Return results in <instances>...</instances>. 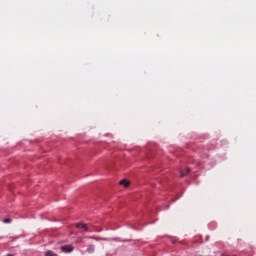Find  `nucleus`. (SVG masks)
Returning a JSON list of instances; mask_svg holds the SVG:
<instances>
[{"label":"nucleus","mask_w":256,"mask_h":256,"mask_svg":"<svg viewBox=\"0 0 256 256\" xmlns=\"http://www.w3.org/2000/svg\"><path fill=\"white\" fill-rule=\"evenodd\" d=\"M73 246L72 245H64L61 247V251L63 253H71L73 251Z\"/></svg>","instance_id":"f03ea898"},{"label":"nucleus","mask_w":256,"mask_h":256,"mask_svg":"<svg viewBox=\"0 0 256 256\" xmlns=\"http://www.w3.org/2000/svg\"><path fill=\"white\" fill-rule=\"evenodd\" d=\"M90 239H95V241H105V238L90 237Z\"/></svg>","instance_id":"0eeeda50"},{"label":"nucleus","mask_w":256,"mask_h":256,"mask_svg":"<svg viewBox=\"0 0 256 256\" xmlns=\"http://www.w3.org/2000/svg\"><path fill=\"white\" fill-rule=\"evenodd\" d=\"M7 256H13V255H11V254H8Z\"/></svg>","instance_id":"1a4fd4ad"},{"label":"nucleus","mask_w":256,"mask_h":256,"mask_svg":"<svg viewBox=\"0 0 256 256\" xmlns=\"http://www.w3.org/2000/svg\"><path fill=\"white\" fill-rule=\"evenodd\" d=\"M120 185H123L124 187H127L128 185H129V181H127V180H121L120 181Z\"/></svg>","instance_id":"423d86ee"},{"label":"nucleus","mask_w":256,"mask_h":256,"mask_svg":"<svg viewBox=\"0 0 256 256\" xmlns=\"http://www.w3.org/2000/svg\"><path fill=\"white\" fill-rule=\"evenodd\" d=\"M45 256H57V254L54 253V252L51 251V250H48V251H46Z\"/></svg>","instance_id":"39448f33"},{"label":"nucleus","mask_w":256,"mask_h":256,"mask_svg":"<svg viewBox=\"0 0 256 256\" xmlns=\"http://www.w3.org/2000/svg\"><path fill=\"white\" fill-rule=\"evenodd\" d=\"M76 229H82L83 231H86V232H91V230L89 229V227H87V224L85 223H78L76 224Z\"/></svg>","instance_id":"f257e3e1"},{"label":"nucleus","mask_w":256,"mask_h":256,"mask_svg":"<svg viewBox=\"0 0 256 256\" xmlns=\"http://www.w3.org/2000/svg\"><path fill=\"white\" fill-rule=\"evenodd\" d=\"M188 173H191V168H186L185 170H181L180 176L185 177V175H188Z\"/></svg>","instance_id":"7ed1b4c3"},{"label":"nucleus","mask_w":256,"mask_h":256,"mask_svg":"<svg viewBox=\"0 0 256 256\" xmlns=\"http://www.w3.org/2000/svg\"><path fill=\"white\" fill-rule=\"evenodd\" d=\"M3 222H4V223H10V222H11V219L5 218Z\"/></svg>","instance_id":"6e6552de"},{"label":"nucleus","mask_w":256,"mask_h":256,"mask_svg":"<svg viewBox=\"0 0 256 256\" xmlns=\"http://www.w3.org/2000/svg\"><path fill=\"white\" fill-rule=\"evenodd\" d=\"M87 253H95V245H89L87 247Z\"/></svg>","instance_id":"20e7f679"}]
</instances>
